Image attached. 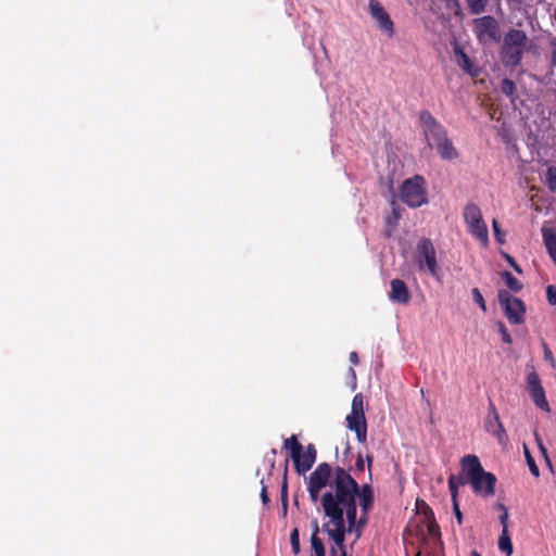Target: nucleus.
<instances>
[{
	"label": "nucleus",
	"instance_id": "obj_1",
	"mask_svg": "<svg viewBox=\"0 0 556 556\" xmlns=\"http://www.w3.org/2000/svg\"><path fill=\"white\" fill-rule=\"evenodd\" d=\"M336 493L324 497V511L327 521L321 530L329 541L330 556H350L345 546V535L354 533L356 542L367 523V514L374 503L369 485L359 489L348 475L339 470L334 483Z\"/></svg>",
	"mask_w": 556,
	"mask_h": 556
},
{
	"label": "nucleus",
	"instance_id": "obj_2",
	"mask_svg": "<svg viewBox=\"0 0 556 556\" xmlns=\"http://www.w3.org/2000/svg\"><path fill=\"white\" fill-rule=\"evenodd\" d=\"M462 468L468 475L469 483L476 493H480L483 496L494 494L496 478L493 473L483 470L477 456H465L462 460Z\"/></svg>",
	"mask_w": 556,
	"mask_h": 556
},
{
	"label": "nucleus",
	"instance_id": "obj_3",
	"mask_svg": "<svg viewBox=\"0 0 556 556\" xmlns=\"http://www.w3.org/2000/svg\"><path fill=\"white\" fill-rule=\"evenodd\" d=\"M533 42L523 30L510 29L504 37L502 46V59L508 66H517L525 51H530Z\"/></svg>",
	"mask_w": 556,
	"mask_h": 556
},
{
	"label": "nucleus",
	"instance_id": "obj_4",
	"mask_svg": "<svg viewBox=\"0 0 556 556\" xmlns=\"http://www.w3.org/2000/svg\"><path fill=\"white\" fill-rule=\"evenodd\" d=\"M400 198L410 207L426 204L428 200L424 177L416 175L406 179L401 186Z\"/></svg>",
	"mask_w": 556,
	"mask_h": 556
},
{
	"label": "nucleus",
	"instance_id": "obj_5",
	"mask_svg": "<svg viewBox=\"0 0 556 556\" xmlns=\"http://www.w3.org/2000/svg\"><path fill=\"white\" fill-rule=\"evenodd\" d=\"M339 470L343 471L348 475L356 484L357 482L351 477V475L345 471L341 467H337L332 472V469L329 464L323 463L316 467V469L311 473L308 484L323 489L329 484L330 490L327 491L321 497V505L324 506V497L326 494L336 493L334 483L338 477Z\"/></svg>",
	"mask_w": 556,
	"mask_h": 556
},
{
	"label": "nucleus",
	"instance_id": "obj_6",
	"mask_svg": "<svg viewBox=\"0 0 556 556\" xmlns=\"http://www.w3.org/2000/svg\"><path fill=\"white\" fill-rule=\"evenodd\" d=\"M415 261L420 270H428L433 277L439 275L435 249L429 239H421L416 248Z\"/></svg>",
	"mask_w": 556,
	"mask_h": 556
},
{
	"label": "nucleus",
	"instance_id": "obj_7",
	"mask_svg": "<svg viewBox=\"0 0 556 556\" xmlns=\"http://www.w3.org/2000/svg\"><path fill=\"white\" fill-rule=\"evenodd\" d=\"M464 218L469 232L482 243H488L489 232L481 210L476 204L470 203L465 207Z\"/></svg>",
	"mask_w": 556,
	"mask_h": 556
},
{
	"label": "nucleus",
	"instance_id": "obj_8",
	"mask_svg": "<svg viewBox=\"0 0 556 556\" xmlns=\"http://www.w3.org/2000/svg\"><path fill=\"white\" fill-rule=\"evenodd\" d=\"M422 131L429 148L438 147L446 137V130L438 121L427 111L420 113Z\"/></svg>",
	"mask_w": 556,
	"mask_h": 556
},
{
	"label": "nucleus",
	"instance_id": "obj_9",
	"mask_svg": "<svg viewBox=\"0 0 556 556\" xmlns=\"http://www.w3.org/2000/svg\"><path fill=\"white\" fill-rule=\"evenodd\" d=\"M498 302L510 323L516 325L523 323L525 306L521 300L513 296L505 290H501L498 292Z\"/></svg>",
	"mask_w": 556,
	"mask_h": 556
},
{
	"label": "nucleus",
	"instance_id": "obj_10",
	"mask_svg": "<svg viewBox=\"0 0 556 556\" xmlns=\"http://www.w3.org/2000/svg\"><path fill=\"white\" fill-rule=\"evenodd\" d=\"M285 447L290 451L291 458L299 473H305L312 468L315 463L314 456L303 452L302 445L298 442L296 437L292 435L288 438L285 441Z\"/></svg>",
	"mask_w": 556,
	"mask_h": 556
},
{
	"label": "nucleus",
	"instance_id": "obj_11",
	"mask_svg": "<svg viewBox=\"0 0 556 556\" xmlns=\"http://www.w3.org/2000/svg\"><path fill=\"white\" fill-rule=\"evenodd\" d=\"M473 31L481 42L498 39V23L493 16L486 15L473 20Z\"/></svg>",
	"mask_w": 556,
	"mask_h": 556
},
{
	"label": "nucleus",
	"instance_id": "obj_12",
	"mask_svg": "<svg viewBox=\"0 0 556 556\" xmlns=\"http://www.w3.org/2000/svg\"><path fill=\"white\" fill-rule=\"evenodd\" d=\"M368 11L376 26L388 37L394 35V24L382 4L378 0H369Z\"/></svg>",
	"mask_w": 556,
	"mask_h": 556
},
{
	"label": "nucleus",
	"instance_id": "obj_13",
	"mask_svg": "<svg viewBox=\"0 0 556 556\" xmlns=\"http://www.w3.org/2000/svg\"><path fill=\"white\" fill-rule=\"evenodd\" d=\"M527 389L535 405L546 412L549 410L544 389L538 374L532 369L527 376Z\"/></svg>",
	"mask_w": 556,
	"mask_h": 556
},
{
	"label": "nucleus",
	"instance_id": "obj_14",
	"mask_svg": "<svg viewBox=\"0 0 556 556\" xmlns=\"http://www.w3.org/2000/svg\"><path fill=\"white\" fill-rule=\"evenodd\" d=\"M484 429L493 434L501 444L507 441L506 431L500 421L497 410L492 402L489 404V412L484 421Z\"/></svg>",
	"mask_w": 556,
	"mask_h": 556
},
{
	"label": "nucleus",
	"instance_id": "obj_15",
	"mask_svg": "<svg viewBox=\"0 0 556 556\" xmlns=\"http://www.w3.org/2000/svg\"><path fill=\"white\" fill-rule=\"evenodd\" d=\"M348 427L355 431L358 442L365 443L367 439V425L365 414H350L346 417Z\"/></svg>",
	"mask_w": 556,
	"mask_h": 556
},
{
	"label": "nucleus",
	"instance_id": "obj_16",
	"mask_svg": "<svg viewBox=\"0 0 556 556\" xmlns=\"http://www.w3.org/2000/svg\"><path fill=\"white\" fill-rule=\"evenodd\" d=\"M390 299L400 304H406L409 301L410 294L404 281L400 279L391 281Z\"/></svg>",
	"mask_w": 556,
	"mask_h": 556
},
{
	"label": "nucleus",
	"instance_id": "obj_17",
	"mask_svg": "<svg viewBox=\"0 0 556 556\" xmlns=\"http://www.w3.org/2000/svg\"><path fill=\"white\" fill-rule=\"evenodd\" d=\"M435 149L443 160L452 161L458 156L456 148L447 137Z\"/></svg>",
	"mask_w": 556,
	"mask_h": 556
},
{
	"label": "nucleus",
	"instance_id": "obj_18",
	"mask_svg": "<svg viewBox=\"0 0 556 556\" xmlns=\"http://www.w3.org/2000/svg\"><path fill=\"white\" fill-rule=\"evenodd\" d=\"M542 235L546 249L552 258L554 260V262L556 263V230L543 227Z\"/></svg>",
	"mask_w": 556,
	"mask_h": 556
},
{
	"label": "nucleus",
	"instance_id": "obj_19",
	"mask_svg": "<svg viewBox=\"0 0 556 556\" xmlns=\"http://www.w3.org/2000/svg\"><path fill=\"white\" fill-rule=\"evenodd\" d=\"M455 59L456 63L471 76H476L477 72L472 68L470 59L468 55L458 47L455 48Z\"/></svg>",
	"mask_w": 556,
	"mask_h": 556
},
{
	"label": "nucleus",
	"instance_id": "obj_20",
	"mask_svg": "<svg viewBox=\"0 0 556 556\" xmlns=\"http://www.w3.org/2000/svg\"><path fill=\"white\" fill-rule=\"evenodd\" d=\"M498 548L505 553L507 556L513 554V544L508 533V530H502V534L498 539Z\"/></svg>",
	"mask_w": 556,
	"mask_h": 556
},
{
	"label": "nucleus",
	"instance_id": "obj_21",
	"mask_svg": "<svg viewBox=\"0 0 556 556\" xmlns=\"http://www.w3.org/2000/svg\"><path fill=\"white\" fill-rule=\"evenodd\" d=\"M502 278L504 279L506 286L510 290H513L515 292H518L521 290V288H522L521 282L517 278H515L509 271H503Z\"/></svg>",
	"mask_w": 556,
	"mask_h": 556
},
{
	"label": "nucleus",
	"instance_id": "obj_22",
	"mask_svg": "<svg viewBox=\"0 0 556 556\" xmlns=\"http://www.w3.org/2000/svg\"><path fill=\"white\" fill-rule=\"evenodd\" d=\"M312 556H326V549L321 539L318 535L311 536Z\"/></svg>",
	"mask_w": 556,
	"mask_h": 556
},
{
	"label": "nucleus",
	"instance_id": "obj_23",
	"mask_svg": "<svg viewBox=\"0 0 556 556\" xmlns=\"http://www.w3.org/2000/svg\"><path fill=\"white\" fill-rule=\"evenodd\" d=\"M467 4L472 14H480L485 10L488 0H467Z\"/></svg>",
	"mask_w": 556,
	"mask_h": 556
},
{
	"label": "nucleus",
	"instance_id": "obj_24",
	"mask_svg": "<svg viewBox=\"0 0 556 556\" xmlns=\"http://www.w3.org/2000/svg\"><path fill=\"white\" fill-rule=\"evenodd\" d=\"M523 451H525V457L527 459V464L529 466V469H530V472L534 476V477H539L540 476V470H539V467L536 466L533 457L531 456L530 454V451L528 450V447L525 445L523 446Z\"/></svg>",
	"mask_w": 556,
	"mask_h": 556
},
{
	"label": "nucleus",
	"instance_id": "obj_25",
	"mask_svg": "<svg viewBox=\"0 0 556 556\" xmlns=\"http://www.w3.org/2000/svg\"><path fill=\"white\" fill-rule=\"evenodd\" d=\"M352 414H364V397L361 393L356 394L352 401Z\"/></svg>",
	"mask_w": 556,
	"mask_h": 556
},
{
	"label": "nucleus",
	"instance_id": "obj_26",
	"mask_svg": "<svg viewBox=\"0 0 556 556\" xmlns=\"http://www.w3.org/2000/svg\"><path fill=\"white\" fill-rule=\"evenodd\" d=\"M416 508L419 514L424 515L425 520L434 517L432 509L424 501L417 500Z\"/></svg>",
	"mask_w": 556,
	"mask_h": 556
},
{
	"label": "nucleus",
	"instance_id": "obj_27",
	"mask_svg": "<svg viewBox=\"0 0 556 556\" xmlns=\"http://www.w3.org/2000/svg\"><path fill=\"white\" fill-rule=\"evenodd\" d=\"M425 522L427 525L428 533L431 536H434V538L440 536V528H439L438 523L435 522L434 517L428 518L427 520H425Z\"/></svg>",
	"mask_w": 556,
	"mask_h": 556
},
{
	"label": "nucleus",
	"instance_id": "obj_28",
	"mask_svg": "<svg viewBox=\"0 0 556 556\" xmlns=\"http://www.w3.org/2000/svg\"><path fill=\"white\" fill-rule=\"evenodd\" d=\"M546 182L551 190L556 191V167H549L547 169Z\"/></svg>",
	"mask_w": 556,
	"mask_h": 556
},
{
	"label": "nucleus",
	"instance_id": "obj_29",
	"mask_svg": "<svg viewBox=\"0 0 556 556\" xmlns=\"http://www.w3.org/2000/svg\"><path fill=\"white\" fill-rule=\"evenodd\" d=\"M391 207H392V213L391 215L387 218V222L390 224L392 222H396L399 218H400V207L394 199V195H392V199H391Z\"/></svg>",
	"mask_w": 556,
	"mask_h": 556
},
{
	"label": "nucleus",
	"instance_id": "obj_30",
	"mask_svg": "<svg viewBox=\"0 0 556 556\" xmlns=\"http://www.w3.org/2000/svg\"><path fill=\"white\" fill-rule=\"evenodd\" d=\"M290 542L292 546V551L294 554L300 553V538H299V530L294 529L290 534Z\"/></svg>",
	"mask_w": 556,
	"mask_h": 556
},
{
	"label": "nucleus",
	"instance_id": "obj_31",
	"mask_svg": "<svg viewBox=\"0 0 556 556\" xmlns=\"http://www.w3.org/2000/svg\"><path fill=\"white\" fill-rule=\"evenodd\" d=\"M501 90L506 96H511L515 91V84L510 79H504L501 85Z\"/></svg>",
	"mask_w": 556,
	"mask_h": 556
},
{
	"label": "nucleus",
	"instance_id": "obj_32",
	"mask_svg": "<svg viewBox=\"0 0 556 556\" xmlns=\"http://www.w3.org/2000/svg\"><path fill=\"white\" fill-rule=\"evenodd\" d=\"M472 298L475 300V302L483 309L485 311L486 307H485V302H484V299L481 294V292L479 291L478 288H473L472 289Z\"/></svg>",
	"mask_w": 556,
	"mask_h": 556
},
{
	"label": "nucleus",
	"instance_id": "obj_33",
	"mask_svg": "<svg viewBox=\"0 0 556 556\" xmlns=\"http://www.w3.org/2000/svg\"><path fill=\"white\" fill-rule=\"evenodd\" d=\"M448 479L455 480V485L459 488L460 485H465L466 483H469L468 475L463 471V475L455 476L451 475Z\"/></svg>",
	"mask_w": 556,
	"mask_h": 556
},
{
	"label": "nucleus",
	"instance_id": "obj_34",
	"mask_svg": "<svg viewBox=\"0 0 556 556\" xmlns=\"http://www.w3.org/2000/svg\"><path fill=\"white\" fill-rule=\"evenodd\" d=\"M497 327H498V331H500V333L502 336L503 342L510 344L511 343V337L508 333L505 325L503 323H498Z\"/></svg>",
	"mask_w": 556,
	"mask_h": 556
},
{
	"label": "nucleus",
	"instance_id": "obj_35",
	"mask_svg": "<svg viewBox=\"0 0 556 556\" xmlns=\"http://www.w3.org/2000/svg\"><path fill=\"white\" fill-rule=\"evenodd\" d=\"M546 296L549 304L556 305V287L549 285L546 288Z\"/></svg>",
	"mask_w": 556,
	"mask_h": 556
},
{
	"label": "nucleus",
	"instance_id": "obj_36",
	"mask_svg": "<svg viewBox=\"0 0 556 556\" xmlns=\"http://www.w3.org/2000/svg\"><path fill=\"white\" fill-rule=\"evenodd\" d=\"M492 228H493V231H494V235H495V238L496 240L500 242V243H504L505 240H504V233L501 231L500 229V226H498V223L494 219L493 223H492Z\"/></svg>",
	"mask_w": 556,
	"mask_h": 556
},
{
	"label": "nucleus",
	"instance_id": "obj_37",
	"mask_svg": "<svg viewBox=\"0 0 556 556\" xmlns=\"http://www.w3.org/2000/svg\"><path fill=\"white\" fill-rule=\"evenodd\" d=\"M307 489H308V493H309V496H311L312 501L314 503H316L318 501V498H319V493H320L321 489L315 488V486H313L311 484H308Z\"/></svg>",
	"mask_w": 556,
	"mask_h": 556
},
{
	"label": "nucleus",
	"instance_id": "obj_38",
	"mask_svg": "<svg viewBox=\"0 0 556 556\" xmlns=\"http://www.w3.org/2000/svg\"><path fill=\"white\" fill-rule=\"evenodd\" d=\"M448 486H450V491H451V495H452L453 502L457 501L458 488L455 485V480L454 479H448Z\"/></svg>",
	"mask_w": 556,
	"mask_h": 556
},
{
	"label": "nucleus",
	"instance_id": "obj_39",
	"mask_svg": "<svg viewBox=\"0 0 556 556\" xmlns=\"http://www.w3.org/2000/svg\"><path fill=\"white\" fill-rule=\"evenodd\" d=\"M504 257L518 274L522 273L520 266L515 262V260L509 254L504 253Z\"/></svg>",
	"mask_w": 556,
	"mask_h": 556
},
{
	"label": "nucleus",
	"instance_id": "obj_40",
	"mask_svg": "<svg viewBox=\"0 0 556 556\" xmlns=\"http://www.w3.org/2000/svg\"><path fill=\"white\" fill-rule=\"evenodd\" d=\"M543 349H544V359L546 362L551 363L552 365H554V356L545 343H543Z\"/></svg>",
	"mask_w": 556,
	"mask_h": 556
},
{
	"label": "nucleus",
	"instance_id": "obj_41",
	"mask_svg": "<svg viewBox=\"0 0 556 556\" xmlns=\"http://www.w3.org/2000/svg\"><path fill=\"white\" fill-rule=\"evenodd\" d=\"M453 509H454L455 517H456L458 523L460 525L462 521H463V515H462V511L459 509V505H458L457 501L453 502Z\"/></svg>",
	"mask_w": 556,
	"mask_h": 556
},
{
	"label": "nucleus",
	"instance_id": "obj_42",
	"mask_svg": "<svg viewBox=\"0 0 556 556\" xmlns=\"http://www.w3.org/2000/svg\"><path fill=\"white\" fill-rule=\"evenodd\" d=\"M508 517H509L508 510H505L500 517V521L503 527V530H508Z\"/></svg>",
	"mask_w": 556,
	"mask_h": 556
},
{
	"label": "nucleus",
	"instance_id": "obj_43",
	"mask_svg": "<svg viewBox=\"0 0 556 556\" xmlns=\"http://www.w3.org/2000/svg\"><path fill=\"white\" fill-rule=\"evenodd\" d=\"M305 454H309L311 456H314V460L316 459V450L315 447L309 444L306 448V451L304 452Z\"/></svg>",
	"mask_w": 556,
	"mask_h": 556
},
{
	"label": "nucleus",
	"instance_id": "obj_44",
	"mask_svg": "<svg viewBox=\"0 0 556 556\" xmlns=\"http://www.w3.org/2000/svg\"><path fill=\"white\" fill-rule=\"evenodd\" d=\"M312 526H313V533H312V535H318V532L320 530L318 521L314 520Z\"/></svg>",
	"mask_w": 556,
	"mask_h": 556
},
{
	"label": "nucleus",
	"instance_id": "obj_45",
	"mask_svg": "<svg viewBox=\"0 0 556 556\" xmlns=\"http://www.w3.org/2000/svg\"><path fill=\"white\" fill-rule=\"evenodd\" d=\"M350 361H351V363H353V364H357V363H358V356H357L356 352H352V353L350 354Z\"/></svg>",
	"mask_w": 556,
	"mask_h": 556
},
{
	"label": "nucleus",
	"instance_id": "obj_46",
	"mask_svg": "<svg viewBox=\"0 0 556 556\" xmlns=\"http://www.w3.org/2000/svg\"><path fill=\"white\" fill-rule=\"evenodd\" d=\"M356 467H357L358 469H363V468H364V460H363V458H362V456H361V455L358 456V459H357V462H356Z\"/></svg>",
	"mask_w": 556,
	"mask_h": 556
},
{
	"label": "nucleus",
	"instance_id": "obj_47",
	"mask_svg": "<svg viewBox=\"0 0 556 556\" xmlns=\"http://www.w3.org/2000/svg\"><path fill=\"white\" fill-rule=\"evenodd\" d=\"M262 500H263L264 503H267V501H268L265 488H263V490H262Z\"/></svg>",
	"mask_w": 556,
	"mask_h": 556
},
{
	"label": "nucleus",
	"instance_id": "obj_48",
	"mask_svg": "<svg viewBox=\"0 0 556 556\" xmlns=\"http://www.w3.org/2000/svg\"><path fill=\"white\" fill-rule=\"evenodd\" d=\"M539 447H540L542 454L547 458L546 448L542 445V443L540 441H539Z\"/></svg>",
	"mask_w": 556,
	"mask_h": 556
},
{
	"label": "nucleus",
	"instance_id": "obj_49",
	"mask_svg": "<svg viewBox=\"0 0 556 556\" xmlns=\"http://www.w3.org/2000/svg\"><path fill=\"white\" fill-rule=\"evenodd\" d=\"M497 508H498L500 510H502V514H503L505 510H507V508L505 507V505H504V504H501V503H500V504H497Z\"/></svg>",
	"mask_w": 556,
	"mask_h": 556
},
{
	"label": "nucleus",
	"instance_id": "obj_50",
	"mask_svg": "<svg viewBox=\"0 0 556 556\" xmlns=\"http://www.w3.org/2000/svg\"><path fill=\"white\" fill-rule=\"evenodd\" d=\"M471 556H480V554L477 551H472Z\"/></svg>",
	"mask_w": 556,
	"mask_h": 556
},
{
	"label": "nucleus",
	"instance_id": "obj_51",
	"mask_svg": "<svg viewBox=\"0 0 556 556\" xmlns=\"http://www.w3.org/2000/svg\"><path fill=\"white\" fill-rule=\"evenodd\" d=\"M367 460H368V464L370 465V463H371V457L367 456Z\"/></svg>",
	"mask_w": 556,
	"mask_h": 556
}]
</instances>
